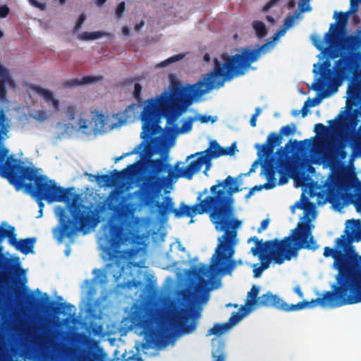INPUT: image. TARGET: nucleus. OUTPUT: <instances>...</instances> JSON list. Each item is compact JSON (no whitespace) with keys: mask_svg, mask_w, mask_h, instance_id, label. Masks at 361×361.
Here are the masks:
<instances>
[{"mask_svg":"<svg viewBox=\"0 0 361 361\" xmlns=\"http://www.w3.org/2000/svg\"><path fill=\"white\" fill-rule=\"evenodd\" d=\"M322 299H312L310 301L303 300L298 302L296 305H289L281 299L277 295H274L271 292H267L259 297V302L257 307H272L285 312L300 310L306 307H313L320 305Z\"/></svg>","mask_w":361,"mask_h":361,"instance_id":"f8f14e48","label":"nucleus"},{"mask_svg":"<svg viewBox=\"0 0 361 361\" xmlns=\"http://www.w3.org/2000/svg\"><path fill=\"white\" fill-rule=\"evenodd\" d=\"M308 105L309 104H307V103L305 102L304 105H303V106H302V109L300 111V113L302 114V117H303V118L305 117L307 115V114H308V111H309L308 109L310 108Z\"/></svg>","mask_w":361,"mask_h":361,"instance_id":"13d9d810","label":"nucleus"},{"mask_svg":"<svg viewBox=\"0 0 361 361\" xmlns=\"http://www.w3.org/2000/svg\"><path fill=\"white\" fill-rule=\"evenodd\" d=\"M134 233L125 229L120 224L111 223L109 226V235H106L101 240L105 241L103 251L111 261H117L121 257V252L118 250L121 245L130 243Z\"/></svg>","mask_w":361,"mask_h":361,"instance_id":"1a4fd4ad","label":"nucleus"},{"mask_svg":"<svg viewBox=\"0 0 361 361\" xmlns=\"http://www.w3.org/2000/svg\"><path fill=\"white\" fill-rule=\"evenodd\" d=\"M29 3L34 7L39 8L41 11L46 9V4L40 3L37 0H28Z\"/></svg>","mask_w":361,"mask_h":361,"instance_id":"de8ad7c7","label":"nucleus"},{"mask_svg":"<svg viewBox=\"0 0 361 361\" xmlns=\"http://www.w3.org/2000/svg\"><path fill=\"white\" fill-rule=\"evenodd\" d=\"M324 66V65H322V66H321V68L323 70L322 76H323V78H324L325 80H328V81H330V80H331V71H330V70H328V71H327V74H326V75H325V73H324V66Z\"/></svg>","mask_w":361,"mask_h":361,"instance_id":"bf43d9fd","label":"nucleus"},{"mask_svg":"<svg viewBox=\"0 0 361 361\" xmlns=\"http://www.w3.org/2000/svg\"><path fill=\"white\" fill-rule=\"evenodd\" d=\"M8 149L0 145V175L6 178L16 190L24 188L37 201L42 212L44 204L66 202L72 219L68 218L64 210L59 214L61 228L59 239L71 238L76 232L85 231L95 226L94 215L90 208L73 200L71 188H63L56 185L45 175L38 174L37 169L23 166L13 155L8 156Z\"/></svg>","mask_w":361,"mask_h":361,"instance_id":"7ed1b4c3","label":"nucleus"},{"mask_svg":"<svg viewBox=\"0 0 361 361\" xmlns=\"http://www.w3.org/2000/svg\"><path fill=\"white\" fill-rule=\"evenodd\" d=\"M269 224V220L268 219H266L263 220L261 222L260 226L258 228L257 232L258 233H261L262 231H263L265 229H267V228L268 227Z\"/></svg>","mask_w":361,"mask_h":361,"instance_id":"603ef678","label":"nucleus"},{"mask_svg":"<svg viewBox=\"0 0 361 361\" xmlns=\"http://www.w3.org/2000/svg\"><path fill=\"white\" fill-rule=\"evenodd\" d=\"M298 207L300 209H302L305 210V215L308 214V212L310 210H312L314 209V206L313 203H312L311 202H310L308 200H307L305 206L300 205Z\"/></svg>","mask_w":361,"mask_h":361,"instance_id":"8fccbe9b","label":"nucleus"},{"mask_svg":"<svg viewBox=\"0 0 361 361\" xmlns=\"http://www.w3.org/2000/svg\"><path fill=\"white\" fill-rule=\"evenodd\" d=\"M237 150L235 143H233L230 147L224 148V155H233Z\"/></svg>","mask_w":361,"mask_h":361,"instance_id":"a18cd8bd","label":"nucleus"},{"mask_svg":"<svg viewBox=\"0 0 361 361\" xmlns=\"http://www.w3.org/2000/svg\"><path fill=\"white\" fill-rule=\"evenodd\" d=\"M325 86L321 78H319L316 82L312 85V89L314 91L319 92L322 90Z\"/></svg>","mask_w":361,"mask_h":361,"instance_id":"79ce46f5","label":"nucleus"},{"mask_svg":"<svg viewBox=\"0 0 361 361\" xmlns=\"http://www.w3.org/2000/svg\"><path fill=\"white\" fill-rule=\"evenodd\" d=\"M241 190L234 178L231 176L223 181L217 183L210 188L211 195L202 199V195L207 193V189L199 192L197 200L198 202L189 206L184 202L180 204L179 208H174V202L170 196H166L163 202L158 204L159 213L162 218L173 213L176 218L188 216L192 218L197 214H209L210 221L217 231H224L216 253L212 256L211 268L219 269L224 268L229 273L235 267L236 262L232 259L236 244V231L241 221L234 218V193Z\"/></svg>","mask_w":361,"mask_h":361,"instance_id":"f03ea898","label":"nucleus"},{"mask_svg":"<svg viewBox=\"0 0 361 361\" xmlns=\"http://www.w3.org/2000/svg\"><path fill=\"white\" fill-rule=\"evenodd\" d=\"M44 295L46 296V299H45V301L48 300L49 298L48 296L47 295V294L45 293ZM37 301L39 302L38 305H40V306H42L43 305V303L44 302V300H43L42 299H37L32 294H28L27 296V302L28 304H32L33 301Z\"/></svg>","mask_w":361,"mask_h":361,"instance_id":"e433bc0d","label":"nucleus"},{"mask_svg":"<svg viewBox=\"0 0 361 361\" xmlns=\"http://www.w3.org/2000/svg\"><path fill=\"white\" fill-rule=\"evenodd\" d=\"M105 35V33L101 31L97 32H84L80 35L79 38L82 40L88 41L99 39Z\"/></svg>","mask_w":361,"mask_h":361,"instance_id":"c85d7f7f","label":"nucleus"},{"mask_svg":"<svg viewBox=\"0 0 361 361\" xmlns=\"http://www.w3.org/2000/svg\"><path fill=\"white\" fill-rule=\"evenodd\" d=\"M361 221L350 219L346 222L344 234L336 240L335 248L325 247L324 256L331 257L338 271L337 285L332 291H326L320 306L339 307L346 305L361 302V256L355 250L353 243L361 240Z\"/></svg>","mask_w":361,"mask_h":361,"instance_id":"20e7f679","label":"nucleus"},{"mask_svg":"<svg viewBox=\"0 0 361 361\" xmlns=\"http://www.w3.org/2000/svg\"><path fill=\"white\" fill-rule=\"evenodd\" d=\"M262 188H264V185H256L253 188H252L248 193L246 195L245 197L249 198L251 195H252L253 192L256 190H261Z\"/></svg>","mask_w":361,"mask_h":361,"instance_id":"5fc2aeb1","label":"nucleus"},{"mask_svg":"<svg viewBox=\"0 0 361 361\" xmlns=\"http://www.w3.org/2000/svg\"><path fill=\"white\" fill-rule=\"evenodd\" d=\"M259 288L255 285H253L251 290L247 293V300L246 301V305L248 307L258 306L259 302Z\"/></svg>","mask_w":361,"mask_h":361,"instance_id":"a878e982","label":"nucleus"},{"mask_svg":"<svg viewBox=\"0 0 361 361\" xmlns=\"http://www.w3.org/2000/svg\"><path fill=\"white\" fill-rule=\"evenodd\" d=\"M142 143H141L137 147L135 148L133 151H131L130 152L124 153V154H123L122 155H121L119 157H115L114 158V162L117 163V162H118L119 161L122 160L123 159H124L126 157H128V156H130L132 154L138 153L137 149L142 146Z\"/></svg>","mask_w":361,"mask_h":361,"instance_id":"4c0bfd02","label":"nucleus"},{"mask_svg":"<svg viewBox=\"0 0 361 361\" xmlns=\"http://www.w3.org/2000/svg\"><path fill=\"white\" fill-rule=\"evenodd\" d=\"M287 29L285 28L284 27H282L280 30H279L275 34H274V39H278L279 37H280L281 36L283 35L286 32Z\"/></svg>","mask_w":361,"mask_h":361,"instance_id":"4d7b16f0","label":"nucleus"},{"mask_svg":"<svg viewBox=\"0 0 361 361\" xmlns=\"http://www.w3.org/2000/svg\"><path fill=\"white\" fill-rule=\"evenodd\" d=\"M252 27L258 37H264L267 34V29L264 23L259 20L252 22Z\"/></svg>","mask_w":361,"mask_h":361,"instance_id":"cd10ccee","label":"nucleus"},{"mask_svg":"<svg viewBox=\"0 0 361 361\" xmlns=\"http://www.w3.org/2000/svg\"><path fill=\"white\" fill-rule=\"evenodd\" d=\"M144 25V21L143 20H141L139 23H137L135 25V30L136 32H139L141 28L143 27Z\"/></svg>","mask_w":361,"mask_h":361,"instance_id":"680f3d73","label":"nucleus"},{"mask_svg":"<svg viewBox=\"0 0 361 361\" xmlns=\"http://www.w3.org/2000/svg\"><path fill=\"white\" fill-rule=\"evenodd\" d=\"M107 0H95V4L97 6L102 7Z\"/></svg>","mask_w":361,"mask_h":361,"instance_id":"69168bd1","label":"nucleus"},{"mask_svg":"<svg viewBox=\"0 0 361 361\" xmlns=\"http://www.w3.org/2000/svg\"><path fill=\"white\" fill-rule=\"evenodd\" d=\"M295 131L296 125L292 123L282 126L279 130V133L274 132L269 133L264 144L255 145V148L258 150V157H262L273 154L274 148L282 143L283 136L288 137L293 135Z\"/></svg>","mask_w":361,"mask_h":361,"instance_id":"4468645a","label":"nucleus"},{"mask_svg":"<svg viewBox=\"0 0 361 361\" xmlns=\"http://www.w3.org/2000/svg\"><path fill=\"white\" fill-rule=\"evenodd\" d=\"M195 298V293L192 291L185 292L183 294V299L188 302L192 301Z\"/></svg>","mask_w":361,"mask_h":361,"instance_id":"864d4df0","label":"nucleus"},{"mask_svg":"<svg viewBox=\"0 0 361 361\" xmlns=\"http://www.w3.org/2000/svg\"><path fill=\"white\" fill-rule=\"evenodd\" d=\"M312 226L308 222L299 223L292 235L281 240H267L264 251L257 255L262 261L259 265L262 269H268L271 262L281 264L286 260L290 261L298 256V250L302 248L316 250L317 245L312 234Z\"/></svg>","mask_w":361,"mask_h":361,"instance_id":"423d86ee","label":"nucleus"},{"mask_svg":"<svg viewBox=\"0 0 361 361\" xmlns=\"http://www.w3.org/2000/svg\"><path fill=\"white\" fill-rule=\"evenodd\" d=\"M142 86L139 83L134 85L133 96L137 100H140L141 97Z\"/></svg>","mask_w":361,"mask_h":361,"instance_id":"c03bdc74","label":"nucleus"},{"mask_svg":"<svg viewBox=\"0 0 361 361\" xmlns=\"http://www.w3.org/2000/svg\"><path fill=\"white\" fill-rule=\"evenodd\" d=\"M301 143H307L311 151H317L324 147V140L323 138L317 139L316 137H313L312 140L306 139L300 142L296 140L293 141L290 140L285 145L284 147H281L277 149L276 152V156L273 154L264 156L265 159L262 164V171L267 180V182L264 184V189L270 190L276 187V173H283V167L289 154L292 153L293 150L296 149ZM262 158H264V157H259V159Z\"/></svg>","mask_w":361,"mask_h":361,"instance_id":"6e6552de","label":"nucleus"},{"mask_svg":"<svg viewBox=\"0 0 361 361\" xmlns=\"http://www.w3.org/2000/svg\"><path fill=\"white\" fill-rule=\"evenodd\" d=\"M179 164L180 162H177L174 166L175 170H173L170 165L161 158L149 160L147 165L149 173L144 177L139 189L135 192L138 198L139 205L149 207L157 206L158 215L163 220H166L168 216L164 219L159 215L158 204L161 202L155 200L159 197L164 188L170 181L178 178L191 180L194 174L200 171L194 161L185 168H179Z\"/></svg>","mask_w":361,"mask_h":361,"instance_id":"39448f33","label":"nucleus"},{"mask_svg":"<svg viewBox=\"0 0 361 361\" xmlns=\"http://www.w3.org/2000/svg\"><path fill=\"white\" fill-rule=\"evenodd\" d=\"M7 86L12 89L16 87V82L10 75L8 69L0 63V102H6L7 99ZM7 117L4 110L0 107V145H2L3 137L1 134L6 135L8 130L6 123Z\"/></svg>","mask_w":361,"mask_h":361,"instance_id":"ddd939ff","label":"nucleus"},{"mask_svg":"<svg viewBox=\"0 0 361 361\" xmlns=\"http://www.w3.org/2000/svg\"><path fill=\"white\" fill-rule=\"evenodd\" d=\"M257 118L256 116H252L250 120V124L252 127H255L257 125Z\"/></svg>","mask_w":361,"mask_h":361,"instance_id":"e2e57ef3","label":"nucleus"},{"mask_svg":"<svg viewBox=\"0 0 361 361\" xmlns=\"http://www.w3.org/2000/svg\"><path fill=\"white\" fill-rule=\"evenodd\" d=\"M353 75L347 90L348 97L354 102L361 100V77Z\"/></svg>","mask_w":361,"mask_h":361,"instance_id":"412c9836","label":"nucleus"},{"mask_svg":"<svg viewBox=\"0 0 361 361\" xmlns=\"http://www.w3.org/2000/svg\"><path fill=\"white\" fill-rule=\"evenodd\" d=\"M102 330V326L96 323H91L88 328V332L94 336H99Z\"/></svg>","mask_w":361,"mask_h":361,"instance_id":"473e14b6","label":"nucleus"},{"mask_svg":"<svg viewBox=\"0 0 361 361\" xmlns=\"http://www.w3.org/2000/svg\"><path fill=\"white\" fill-rule=\"evenodd\" d=\"M250 240L255 243V246L251 248V252L254 256H257L259 252L264 251L267 241L263 242L262 240H259L256 236L252 237Z\"/></svg>","mask_w":361,"mask_h":361,"instance_id":"7c9ffc66","label":"nucleus"},{"mask_svg":"<svg viewBox=\"0 0 361 361\" xmlns=\"http://www.w3.org/2000/svg\"><path fill=\"white\" fill-rule=\"evenodd\" d=\"M329 128L322 123H317L314 125V131L317 134L327 133Z\"/></svg>","mask_w":361,"mask_h":361,"instance_id":"ea45409f","label":"nucleus"},{"mask_svg":"<svg viewBox=\"0 0 361 361\" xmlns=\"http://www.w3.org/2000/svg\"><path fill=\"white\" fill-rule=\"evenodd\" d=\"M294 292L300 297V298H303L304 295H303V293L301 290V288L299 286H297L295 287L294 288Z\"/></svg>","mask_w":361,"mask_h":361,"instance_id":"052dcab7","label":"nucleus"},{"mask_svg":"<svg viewBox=\"0 0 361 361\" xmlns=\"http://www.w3.org/2000/svg\"><path fill=\"white\" fill-rule=\"evenodd\" d=\"M122 32H123V33L124 35H129V33H130V29H129L128 27H126V26L123 27V28H122Z\"/></svg>","mask_w":361,"mask_h":361,"instance_id":"774afa93","label":"nucleus"},{"mask_svg":"<svg viewBox=\"0 0 361 361\" xmlns=\"http://www.w3.org/2000/svg\"><path fill=\"white\" fill-rule=\"evenodd\" d=\"M128 174V169L118 171L114 169L111 171V174L95 175L94 178L97 184L102 187H111L116 185L123 180Z\"/></svg>","mask_w":361,"mask_h":361,"instance_id":"6ab92c4d","label":"nucleus"},{"mask_svg":"<svg viewBox=\"0 0 361 361\" xmlns=\"http://www.w3.org/2000/svg\"><path fill=\"white\" fill-rule=\"evenodd\" d=\"M78 125L80 128L81 129H87L89 128H92V122L91 120L80 118L78 121Z\"/></svg>","mask_w":361,"mask_h":361,"instance_id":"58836bf2","label":"nucleus"},{"mask_svg":"<svg viewBox=\"0 0 361 361\" xmlns=\"http://www.w3.org/2000/svg\"><path fill=\"white\" fill-rule=\"evenodd\" d=\"M297 17L298 14L286 17L283 21V27H284L287 30L291 27L294 24L295 20Z\"/></svg>","mask_w":361,"mask_h":361,"instance_id":"f704fd0d","label":"nucleus"},{"mask_svg":"<svg viewBox=\"0 0 361 361\" xmlns=\"http://www.w3.org/2000/svg\"><path fill=\"white\" fill-rule=\"evenodd\" d=\"M130 322L132 326L144 335L145 348L159 345L168 331V327L160 323L153 310L143 305H133Z\"/></svg>","mask_w":361,"mask_h":361,"instance_id":"0eeeda50","label":"nucleus"},{"mask_svg":"<svg viewBox=\"0 0 361 361\" xmlns=\"http://www.w3.org/2000/svg\"><path fill=\"white\" fill-rule=\"evenodd\" d=\"M11 355L9 351L2 352L0 355V361H8Z\"/></svg>","mask_w":361,"mask_h":361,"instance_id":"6e6d98bb","label":"nucleus"},{"mask_svg":"<svg viewBox=\"0 0 361 361\" xmlns=\"http://www.w3.org/2000/svg\"><path fill=\"white\" fill-rule=\"evenodd\" d=\"M92 130L94 132H102L104 130L106 125L105 116L102 114L97 113L92 116Z\"/></svg>","mask_w":361,"mask_h":361,"instance_id":"393cba45","label":"nucleus"},{"mask_svg":"<svg viewBox=\"0 0 361 361\" xmlns=\"http://www.w3.org/2000/svg\"><path fill=\"white\" fill-rule=\"evenodd\" d=\"M263 269L258 264H255L253 265V276L255 278H259L261 276Z\"/></svg>","mask_w":361,"mask_h":361,"instance_id":"09e8293b","label":"nucleus"},{"mask_svg":"<svg viewBox=\"0 0 361 361\" xmlns=\"http://www.w3.org/2000/svg\"><path fill=\"white\" fill-rule=\"evenodd\" d=\"M32 343L33 351L39 361H68L65 345L48 342L45 337L37 336Z\"/></svg>","mask_w":361,"mask_h":361,"instance_id":"9b49d317","label":"nucleus"},{"mask_svg":"<svg viewBox=\"0 0 361 361\" xmlns=\"http://www.w3.org/2000/svg\"><path fill=\"white\" fill-rule=\"evenodd\" d=\"M196 313L190 310L181 309L171 319V324L183 334H189L196 329Z\"/></svg>","mask_w":361,"mask_h":361,"instance_id":"dca6fc26","label":"nucleus"},{"mask_svg":"<svg viewBox=\"0 0 361 361\" xmlns=\"http://www.w3.org/2000/svg\"><path fill=\"white\" fill-rule=\"evenodd\" d=\"M184 56H185V54H178L169 57V59H167L166 60L162 61L161 63L160 64V66H163V67L166 66L169 64H171L172 63H174V62L181 60L182 59H183Z\"/></svg>","mask_w":361,"mask_h":361,"instance_id":"72a5a7b5","label":"nucleus"},{"mask_svg":"<svg viewBox=\"0 0 361 361\" xmlns=\"http://www.w3.org/2000/svg\"><path fill=\"white\" fill-rule=\"evenodd\" d=\"M325 96H322V97H319V96H317L315 97H314L313 99H308L307 101H305V103H307V104H309L308 106L310 107H312V106H314L317 104H319L321 102V100Z\"/></svg>","mask_w":361,"mask_h":361,"instance_id":"a19ab883","label":"nucleus"},{"mask_svg":"<svg viewBox=\"0 0 361 361\" xmlns=\"http://www.w3.org/2000/svg\"><path fill=\"white\" fill-rule=\"evenodd\" d=\"M125 8H126V4L124 1H122L117 5L116 8V12H115V14H116V16L117 18L119 19L123 17V13L125 11Z\"/></svg>","mask_w":361,"mask_h":361,"instance_id":"c9c22d12","label":"nucleus"},{"mask_svg":"<svg viewBox=\"0 0 361 361\" xmlns=\"http://www.w3.org/2000/svg\"><path fill=\"white\" fill-rule=\"evenodd\" d=\"M8 238L9 243L15 240V229L13 226H9L8 229L3 228L0 226V243L5 238Z\"/></svg>","mask_w":361,"mask_h":361,"instance_id":"c756f323","label":"nucleus"},{"mask_svg":"<svg viewBox=\"0 0 361 361\" xmlns=\"http://www.w3.org/2000/svg\"><path fill=\"white\" fill-rule=\"evenodd\" d=\"M10 12V9L6 5L0 6V18H6Z\"/></svg>","mask_w":361,"mask_h":361,"instance_id":"3c124183","label":"nucleus"},{"mask_svg":"<svg viewBox=\"0 0 361 361\" xmlns=\"http://www.w3.org/2000/svg\"><path fill=\"white\" fill-rule=\"evenodd\" d=\"M195 156H197V157L193 161L200 171L202 166L209 163L211 159L224 156V147H221L217 141L214 140L209 142V147L207 149L188 156L187 160Z\"/></svg>","mask_w":361,"mask_h":361,"instance_id":"f3484780","label":"nucleus"},{"mask_svg":"<svg viewBox=\"0 0 361 361\" xmlns=\"http://www.w3.org/2000/svg\"><path fill=\"white\" fill-rule=\"evenodd\" d=\"M247 313L248 309L246 308L245 306H242L240 309V312H233L226 322L214 324V326L208 330L206 336H221L224 334L237 324Z\"/></svg>","mask_w":361,"mask_h":361,"instance_id":"a211bd4d","label":"nucleus"},{"mask_svg":"<svg viewBox=\"0 0 361 361\" xmlns=\"http://www.w3.org/2000/svg\"><path fill=\"white\" fill-rule=\"evenodd\" d=\"M85 19L86 16L84 14H82L79 16L73 28L74 32H77L81 28L82 25L83 24Z\"/></svg>","mask_w":361,"mask_h":361,"instance_id":"37998d69","label":"nucleus"},{"mask_svg":"<svg viewBox=\"0 0 361 361\" xmlns=\"http://www.w3.org/2000/svg\"><path fill=\"white\" fill-rule=\"evenodd\" d=\"M104 79L102 75L91 76L86 75L82 77L81 80L72 79L67 80L64 82V87H74L82 85L92 84L96 82L102 81Z\"/></svg>","mask_w":361,"mask_h":361,"instance_id":"b1692460","label":"nucleus"},{"mask_svg":"<svg viewBox=\"0 0 361 361\" xmlns=\"http://www.w3.org/2000/svg\"><path fill=\"white\" fill-rule=\"evenodd\" d=\"M51 305V310L56 313H63L66 314V311L69 312L68 314L71 315V312L73 311L75 307L70 303H57L56 302L51 301L50 302Z\"/></svg>","mask_w":361,"mask_h":361,"instance_id":"bb28decb","label":"nucleus"},{"mask_svg":"<svg viewBox=\"0 0 361 361\" xmlns=\"http://www.w3.org/2000/svg\"><path fill=\"white\" fill-rule=\"evenodd\" d=\"M198 120L202 123H208L209 121H211L212 123H214L216 119V118L212 117V116H206V115H200L198 116Z\"/></svg>","mask_w":361,"mask_h":361,"instance_id":"49530a36","label":"nucleus"},{"mask_svg":"<svg viewBox=\"0 0 361 361\" xmlns=\"http://www.w3.org/2000/svg\"><path fill=\"white\" fill-rule=\"evenodd\" d=\"M266 20H267L269 23H270L271 24H274V23H275V22H276V21H275V20H274V18L272 16H266Z\"/></svg>","mask_w":361,"mask_h":361,"instance_id":"338daca9","label":"nucleus"},{"mask_svg":"<svg viewBox=\"0 0 361 361\" xmlns=\"http://www.w3.org/2000/svg\"><path fill=\"white\" fill-rule=\"evenodd\" d=\"M345 145L339 142L337 145L329 146L322 157L324 161L331 166L336 164L338 159H344L347 157V152L345 149Z\"/></svg>","mask_w":361,"mask_h":361,"instance_id":"aec40b11","label":"nucleus"},{"mask_svg":"<svg viewBox=\"0 0 361 361\" xmlns=\"http://www.w3.org/2000/svg\"><path fill=\"white\" fill-rule=\"evenodd\" d=\"M126 198L121 197L118 191L113 190L107 198L108 208L118 218H129L134 214L135 207L131 203H126Z\"/></svg>","mask_w":361,"mask_h":361,"instance_id":"2eb2a0df","label":"nucleus"},{"mask_svg":"<svg viewBox=\"0 0 361 361\" xmlns=\"http://www.w3.org/2000/svg\"><path fill=\"white\" fill-rule=\"evenodd\" d=\"M137 104H133L128 106V108L126 109L125 113L127 114L129 111H134L135 109H136Z\"/></svg>","mask_w":361,"mask_h":361,"instance_id":"0e129e2a","label":"nucleus"},{"mask_svg":"<svg viewBox=\"0 0 361 361\" xmlns=\"http://www.w3.org/2000/svg\"><path fill=\"white\" fill-rule=\"evenodd\" d=\"M337 15L338 25L331 24L329 31L325 35V39L329 47H324L323 42L320 38L314 39V45L319 51L325 53L330 59H334L339 56V50L337 49L340 39V29L344 28L348 22V14L347 13H335Z\"/></svg>","mask_w":361,"mask_h":361,"instance_id":"9d476101","label":"nucleus"},{"mask_svg":"<svg viewBox=\"0 0 361 361\" xmlns=\"http://www.w3.org/2000/svg\"><path fill=\"white\" fill-rule=\"evenodd\" d=\"M35 242L36 240L35 238H27L25 239H20L17 240L16 238L15 237V240L13 239L10 243L14 246L17 250L20 251L24 255H27L28 253L33 252V248Z\"/></svg>","mask_w":361,"mask_h":361,"instance_id":"4be33fe9","label":"nucleus"},{"mask_svg":"<svg viewBox=\"0 0 361 361\" xmlns=\"http://www.w3.org/2000/svg\"><path fill=\"white\" fill-rule=\"evenodd\" d=\"M268 44H264L255 49L245 48L241 54L232 56L223 54V62L214 59L213 70L191 86L189 94H186L180 85H174L170 92L165 90L159 95L147 99L140 116L141 138L149 141L152 140V136L162 134L164 131L169 135L190 131L194 121L192 117L184 121L180 128L174 126L178 117L191 104L190 95L201 97L213 89L220 88L226 81L243 74V70L256 61L262 53H265Z\"/></svg>","mask_w":361,"mask_h":361,"instance_id":"f257e3e1","label":"nucleus"},{"mask_svg":"<svg viewBox=\"0 0 361 361\" xmlns=\"http://www.w3.org/2000/svg\"><path fill=\"white\" fill-rule=\"evenodd\" d=\"M210 270L216 271V269H212L211 266L209 267L205 264H202L200 268L195 270V275L200 280H202L204 277L209 276Z\"/></svg>","mask_w":361,"mask_h":361,"instance_id":"2f4dec72","label":"nucleus"},{"mask_svg":"<svg viewBox=\"0 0 361 361\" xmlns=\"http://www.w3.org/2000/svg\"><path fill=\"white\" fill-rule=\"evenodd\" d=\"M31 89L40 97H43L44 100L47 103L51 104L56 111L59 110V102L55 99L51 91L44 89L38 85L32 86Z\"/></svg>","mask_w":361,"mask_h":361,"instance_id":"5701e85b","label":"nucleus"}]
</instances>
